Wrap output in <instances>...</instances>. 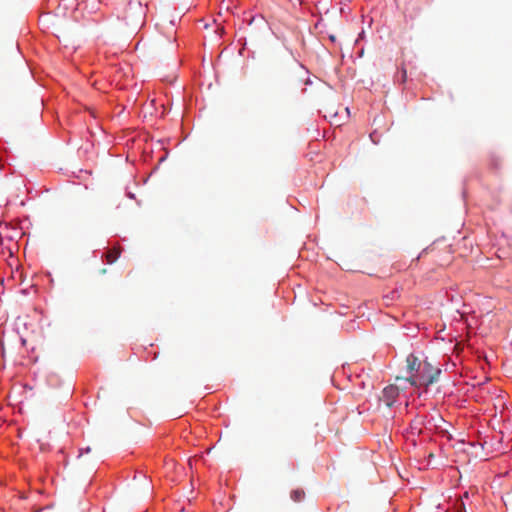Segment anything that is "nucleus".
Here are the masks:
<instances>
[{"label":"nucleus","mask_w":512,"mask_h":512,"mask_svg":"<svg viewBox=\"0 0 512 512\" xmlns=\"http://www.w3.org/2000/svg\"><path fill=\"white\" fill-rule=\"evenodd\" d=\"M404 387L391 384L383 389L381 400L386 404L387 407H392L396 402L399 392Z\"/></svg>","instance_id":"nucleus-2"},{"label":"nucleus","mask_w":512,"mask_h":512,"mask_svg":"<svg viewBox=\"0 0 512 512\" xmlns=\"http://www.w3.org/2000/svg\"><path fill=\"white\" fill-rule=\"evenodd\" d=\"M137 478H140V475L134 476V480H136Z\"/></svg>","instance_id":"nucleus-10"},{"label":"nucleus","mask_w":512,"mask_h":512,"mask_svg":"<svg viewBox=\"0 0 512 512\" xmlns=\"http://www.w3.org/2000/svg\"><path fill=\"white\" fill-rule=\"evenodd\" d=\"M120 249L112 248L106 252V260L108 264L114 263L120 256Z\"/></svg>","instance_id":"nucleus-4"},{"label":"nucleus","mask_w":512,"mask_h":512,"mask_svg":"<svg viewBox=\"0 0 512 512\" xmlns=\"http://www.w3.org/2000/svg\"><path fill=\"white\" fill-rule=\"evenodd\" d=\"M90 450H91V449H90V447H87V448H86V452H87V453H88V452H90Z\"/></svg>","instance_id":"nucleus-9"},{"label":"nucleus","mask_w":512,"mask_h":512,"mask_svg":"<svg viewBox=\"0 0 512 512\" xmlns=\"http://www.w3.org/2000/svg\"><path fill=\"white\" fill-rule=\"evenodd\" d=\"M406 363H407V370L410 373L413 371L419 370L420 365H421L418 358L413 354H409L407 356Z\"/></svg>","instance_id":"nucleus-3"},{"label":"nucleus","mask_w":512,"mask_h":512,"mask_svg":"<svg viewBox=\"0 0 512 512\" xmlns=\"http://www.w3.org/2000/svg\"><path fill=\"white\" fill-rule=\"evenodd\" d=\"M137 478H140V475L134 476V480H136Z\"/></svg>","instance_id":"nucleus-11"},{"label":"nucleus","mask_w":512,"mask_h":512,"mask_svg":"<svg viewBox=\"0 0 512 512\" xmlns=\"http://www.w3.org/2000/svg\"><path fill=\"white\" fill-rule=\"evenodd\" d=\"M139 10H140V13H139L138 21H137V26L140 29L144 25V14H145L144 9L142 8L141 4H139Z\"/></svg>","instance_id":"nucleus-6"},{"label":"nucleus","mask_w":512,"mask_h":512,"mask_svg":"<svg viewBox=\"0 0 512 512\" xmlns=\"http://www.w3.org/2000/svg\"><path fill=\"white\" fill-rule=\"evenodd\" d=\"M143 480H144L145 488L148 489L149 488V484H148L145 476H143Z\"/></svg>","instance_id":"nucleus-7"},{"label":"nucleus","mask_w":512,"mask_h":512,"mask_svg":"<svg viewBox=\"0 0 512 512\" xmlns=\"http://www.w3.org/2000/svg\"><path fill=\"white\" fill-rule=\"evenodd\" d=\"M305 497V492L302 489H296L291 492V498L295 502H300Z\"/></svg>","instance_id":"nucleus-5"},{"label":"nucleus","mask_w":512,"mask_h":512,"mask_svg":"<svg viewBox=\"0 0 512 512\" xmlns=\"http://www.w3.org/2000/svg\"><path fill=\"white\" fill-rule=\"evenodd\" d=\"M440 374L441 370L439 368H433L430 363L424 362L423 371L419 376L412 375L408 378H405L404 380L415 387H428L438 380Z\"/></svg>","instance_id":"nucleus-1"},{"label":"nucleus","mask_w":512,"mask_h":512,"mask_svg":"<svg viewBox=\"0 0 512 512\" xmlns=\"http://www.w3.org/2000/svg\"><path fill=\"white\" fill-rule=\"evenodd\" d=\"M139 43H140V40H139V41L136 43V45H135V49H136V50L138 49Z\"/></svg>","instance_id":"nucleus-8"}]
</instances>
